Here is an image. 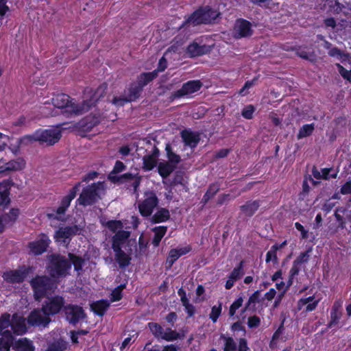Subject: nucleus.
Returning <instances> with one entry per match:
<instances>
[{"mask_svg":"<svg viewBox=\"0 0 351 351\" xmlns=\"http://www.w3.org/2000/svg\"><path fill=\"white\" fill-rule=\"evenodd\" d=\"M19 215L18 208H12L9 213L0 216V234L2 233L6 227L12 226L17 219Z\"/></svg>","mask_w":351,"mask_h":351,"instance_id":"a211bd4d","label":"nucleus"},{"mask_svg":"<svg viewBox=\"0 0 351 351\" xmlns=\"http://www.w3.org/2000/svg\"><path fill=\"white\" fill-rule=\"evenodd\" d=\"M128 102H130V101H128V98L124 93L119 97H114L112 101V103L117 106H123L125 103Z\"/></svg>","mask_w":351,"mask_h":351,"instance_id":"052dcab7","label":"nucleus"},{"mask_svg":"<svg viewBox=\"0 0 351 351\" xmlns=\"http://www.w3.org/2000/svg\"><path fill=\"white\" fill-rule=\"evenodd\" d=\"M112 248L115 253V260L121 268H125L130 264L131 257L121 250V246L112 244Z\"/></svg>","mask_w":351,"mask_h":351,"instance_id":"5701e85b","label":"nucleus"},{"mask_svg":"<svg viewBox=\"0 0 351 351\" xmlns=\"http://www.w3.org/2000/svg\"><path fill=\"white\" fill-rule=\"evenodd\" d=\"M340 193L344 195L351 194V180L346 181V183L341 186Z\"/></svg>","mask_w":351,"mask_h":351,"instance_id":"338daca9","label":"nucleus"},{"mask_svg":"<svg viewBox=\"0 0 351 351\" xmlns=\"http://www.w3.org/2000/svg\"><path fill=\"white\" fill-rule=\"evenodd\" d=\"M169 218L170 213L169 210L165 208H160L151 217L150 221L152 223H158L165 222Z\"/></svg>","mask_w":351,"mask_h":351,"instance_id":"cd10ccee","label":"nucleus"},{"mask_svg":"<svg viewBox=\"0 0 351 351\" xmlns=\"http://www.w3.org/2000/svg\"><path fill=\"white\" fill-rule=\"evenodd\" d=\"M40 144L52 145L61 138V132L58 129L39 130Z\"/></svg>","mask_w":351,"mask_h":351,"instance_id":"dca6fc26","label":"nucleus"},{"mask_svg":"<svg viewBox=\"0 0 351 351\" xmlns=\"http://www.w3.org/2000/svg\"><path fill=\"white\" fill-rule=\"evenodd\" d=\"M259 206L260 204L258 201H249L244 205L240 206V209L245 215L252 217L258 209Z\"/></svg>","mask_w":351,"mask_h":351,"instance_id":"c756f323","label":"nucleus"},{"mask_svg":"<svg viewBox=\"0 0 351 351\" xmlns=\"http://www.w3.org/2000/svg\"><path fill=\"white\" fill-rule=\"evenodd\" d=\"M179 258L180 256L177 252L176 249L171 250L167 258V264H168V267H171L176 261H177Z\"/></svg>","mask_w":351,"mask_h":351,"instance_id":"864d4df0","label":"nucleus"},{"mask_svg":"<svg viewBox=\"0 0 351 351\" xmlns=\"http://www.w3.org/2000/svg\"><path fill=\"white\" fill-rule=\"evenodd\" d=\"M210 51V46L206 45H199L197 43H193L187 47V52L191 57L202 56L208 53Z\"/></svg>","mask_w":351,"mask_h":351,"instance_id":"393cba45","label":"nucleus"},{"mask_svg":"<svg viewBox=\"0 0 351 351\" xmlns=\"http://www.w3.org/2000/svg\"><path fill=\"white\" fill-rule=\"evenodd\" d=\"M110 306L109 302L107 300H99L93 302L90 305L92 311L99 316H103Z\"/></svg>","mask_w":351,"mask_h":351,"instance_id":"473e14b6","label":"nucleus"},{"mask_svg":"<svg viewBox=\"0 0 351 351\" xmlns=\"http://www.w3.org/2000/svg\"><path fill=\"white\" fill-rule=\"evenodd\" d=\"M159 155L158 149L154 146L152 154H147L143 156V168L146 171L152 170L157 163V158Z\"/></svg>","mask_w":351,"mask_h":351,"instance_id":"b1692460","label":"nucleus"},{"mask_svg":"<svg viewBox=\"0 0 351 351\" xmlns=\"http://www.w3.org/2000/svg\"><path fill=\"white\" fill-rule=\"evenodd\" d=\"M0 336V351H10L14 341L11 330H6Z\"/></svg>","mask_w":351,"mask_h":351,"instance_id":"bb28decb","label":"nucleus"},{"mask_svg":"<svg viewBox=\"0 0 351 351\" xmlns=\"http://www.w3.org/2000/svg\"><path fill=\"white\" fill-rule=\"evenodd\" d=\"M14 348H16L19 351H34L32 341L28 340L27 338H22L16 341Z\"/></svg>","mask_w":351,"mask_h":351,"instance_id":"c9c22d12","label":"nucleus"},{"mask_svg":"<svg viewBox=\"0 0 351 351\" xmlns=\"http://www.w3.org/2000/svg\"><path fill=\"white\" fill-rule=\"evenodd\" d=\"M26 165V162L23 158H18L5 163V169L8 172L23 170Z\"/></svg>","mask_w":351,"mask_h":351,"instance_id":"c85d7f7f","label":"nucleus"},{"mask_svg":"<svg viewBox=\"0 0 351 351\" xmlns=\"http://www.w3.org/2000/svg\"><path fill=\"white\" fill-rule=\"evenodd\" d=\"M107 88V85L106 84L100 85L97 90H95L94 95L89 100L84 101L83 102H93V105L90 106H93L97 101H98L101 97H104L106 94V90Z\"/></svg>","mask_w":351,"mask_h":351,"instance_id":"79ce46f5","label":"nucleus"},{"mask_svg":"<svg viewBox=\"0 0 351 351\" xmlns=\"http://www.w3.org/2000/svg\"><path fill=\"white\" fill-rule=\"evenodd\" d=\"M254 108L252 105H248L242 110L241 114L242 116L247 119H251L253 117V114L254 112Z\"/></svg>","mask_w":351,"mask_h":351,"instance_id":"bf43d9fd","label":"nucleus"},{"mask_svg":"<svg viewBox=\"0 0 351 351\" xmlns=\"http://www.w3.org/2000/svg\"><path fill=\"white\" fill-rule=\"evenodd\" d=\"M336 66L341 76L346 80L351 82V69L347 70L339 63H337Z\"/></svg>","mask_w":351,"mask_h":351,"instance_id":"3c124183","label":"nucleus"},{"mask_svg":"<svg viewBox=\"0 0 351 351\" xmlns=\"http://www.w3.org/2000/svg\"><path fill=\"white\" fill-rule=\"evenodd\" d=\"M157 77V71L143 73L137 78V85L143 90V87Z\"/></svg>","mask_w":351,"mask_h":351,"instance_id":"2f4dec72","label":"nucleus"},{"mask_svg":"<svg viewBox=\"0 0 351 351\" xmlns=\"http://www.w3.org/2000/svg\"><path fill=\"white\" fill-rule=\"evenodd\" d=\"M106 225L107 227L114 232L121 229L122 227V224L119 221H110Z\"/></svg>","mask_w":351,"mask_h":351,"instance_id":"e2e57ef3","label":"nucleus"},{"mask_svg":"<svg viewBox=\"0 0 351 351\" xmlns=\"http://www.w3.org/2000/svg\"><path fill=\"white\" fill-rule=\"evenodd\" d=\"M307 261V251L302 252L294 261L293 267L290 270V278H293L300 271L305 273V263Z\"/></svg>","mask_w":351,"mask_h":351,"instance_id":"412c9836","label":"nucleus"},{"mask_svg":"<svg viewBox=\"0 0 351 351\" xmlns=\"http://www.w3.org/2000/svg\"><path fill=\"white\" fill-rule=\"evenodd\" d=\"M260 318L256 315H254L248 318L247 325L250 328L258 327L260 325Z\"/></svg>","mask_w":351,"mask_h":351,"instance_id":"680f3d73","label":"nucleus"},{"mask_svg":"<svg viewBox=\"0 0 351 351\" xmlns=\"http://www.w3.org/2000/svg\"><path fill=\"white\" fill-rule=\"evenodd\" d=\"M278 250V246L277 245H274L271 247V250L267 252L266 255V262L269 263L270 261H274L275 263L277 262V256L276 251Z\"/></svg>","mask_w":351,"mask_h":351,"instance_id":"5fc2aeb1","label":"nucleus"},{"mask_svg":"<svg viewBox=\"0 0 351 351\" xmlns=\"http://www.w3.org/2000/svg\"><path fill=\"white\" fill-rule=\"evenodd\" d=\"M104 190V182H95L83 189L77 202L83 206H91L101 199V194Z\"/></svg>","mask_w":351,"mask_h":351,"instance_id":"f03ea898","label":"nucleus"},{"mask_svg":"<svg viewBox=\"0 0 351 351\" xmlns=\"http://www.w3.org/2000/svg\"><path fill=\"white\" fill-rule=\"evenodd\" d=\"M130 237V232L128 231H117L112 239V244H117L121 246V243L124 242Z\"/></svg>","mask_w":351,"mask_h":351,"instance_id":"c03bdc74","label":"nucleus"},{"mask_svg":"<svg viewBox=\"0 0 351 351\" xmlns=\"http://www.w3.org/2000/svg\"><path fill=\"white\" fill-rule=\"evenodd\" d=\"M243 302V299L242 297H239L237 300H236L230 306L229 309V315L230 317L234 315L236 311L239 309Z\"/></svg>","mask_w":351,"mask_h":351,"instance_id":"4d7b16f0","label":"nucleus"},{"mask_svg":"<svg viewBox=\"0 0 351 351\" xmlns=\"http://www.w3.org/2000/svg\"><path fill=\"white\" fill-rule=\"evenodd\" d=\"M51 241L47 235L41 234L37 240L29 243L28 247L32 254L38 256L47 251Z\"/></svg>","mask_w":351,"mask_h":351,"instance_id":"ddd939ff","label":"nucleus"},{"mask_svg":"<svg viewBox=\"0 0 351 351\" xmlns=\"http://www.w3.org/2000/svg\"><path fill=\"white\" fill-rule=\"evenodd\" d=\"M66 343L63 341H56L50 344L46 351H64Z\"/></svg>","mask_w":351,"mask_h":351,"instance_id":"6e6d98bb","label":"nucleus"},{"mask_svg":"<svg viewBox=\"0 0 351 351\" xmlns=\"http://www.w3.org/2000/svg\"><path fill=\"white\" fill-rule=\"evenodd\" d=\"M122 289H123V287L119 286L112 291V292L111 293L110 302L119 301L121 299Z\"/></svg>","mask_w":351,"mask_h":351,"instance_id":"13d9d810","label":"nucleus"},{"mask_svg":"<svg viewBox=\"0 0 351 351\" xmlns=\"http://www.w3.org/2000/svg\"><path fill=\"white\" fill-rule=\"evenodd\" d=\"M81 230L82 229L77 225L60 227L56 231L54 239L56 242L60 243L64 245H68L72 237L80 234Z\"/></svg>","mask_w":351,"mask_h":351,"instance_id":"1a4fd4ad","label":"nucleus"},{"mask_svg":"<svg viewBox=\"0 0 351 351\" xmlns=\"http://www.w3.org/2000/svg\"><path fill=\"white\" fill-rule=\"evenodd\" d=\"M319 302V299H315L313 296H308V312L315 310Z\"/></svg>","mask_w":351,"mask_h":351,"instance_id":"774afa93","label":"nucleus"},{"mask_svg":"<svg viewBox=\"0 0 351 351\" xmlns=\"http://www.w3.org/2000/svg\"><path fill=\"white\" fill-rule=\"evenodd\" d=\"M49 264L47 266L49 274L52 278H57L66 276L71 267L70 261L60 254L48 255Z\"/></svg>","mask_w":351,"mask_h":351,"instance_id":"7ed1b4c3","label":"nucleus"},{"mask_svg":"<svg viewBox=\"0 0 351 351\" xmlns=\"http://www.w3.org/2000/svg\"><path fill=\"white\" fill-rule=\"evenodd\" d=\"M307 312V298L300 299L297 305L296 317L298 320L305 319Z\"/></svg>","mask_w":351,"mask_h":351,"instance_id":"4c0bfd02","label":"nucleus"},{"mask_svg":"<svg viewBox=\"0 0 351 351\" xmlns=\"http://www.w3.org/2000/svg\"><path fill=\"white\" fill-rule=\"evenodd\" d=\"M142 89L136 84H132L128 90L124 91V94L130 102L136 100L142 92Z\"/></svg>","mask_w":351,"mask_h":351,"instance_id":"7c9ffc66","label":"nucleus"},{"mask_svg":"<svg viewBox=\"0 0 351 351\" xmlns=\"http://www.w3.org/2000/svg\"><path fill=\"white\" fill-rule=\"evenodd\" d=\"M12 317L10 314L8 313H3L0 316V335L3 334V332L10 326L11 327Z\"/></svg>","mask_w":351,"mask_h":351,"instance_id":"37998d69","label":"nucleus"},{"mask_svg":"<svg viewBox=\"0 0 351 351\" xmlns=\"http://www.w3.org/2000/svg\"><path fill=\"white\" fill-rule=\"evenodd\" d=\"M39 130L36 131L32 134L25 135L19 140V145H28L34 142L40 143Z\"/></svg>","mask_w":351,"mask_h":351,"instance_id":"a19ab883","label":"nucleus"},{"mask_svg":"<svg viewBox=\"0 0 351 351\" xmlns=\"http://www.w3.org/2000/svg\"><path fill=\"white\" fill-rule=\"evenodd\" d=\"M69 261L73 263L74 265L75 270L77 271H80L82 269V266L84 263V260L81 257L77 256L73 254H69Z\"/></svg>","mask_w":351,"mask_h":351,"instance_id":"a18cd8bd","label":"nucleus"},{"mask_svg":"<svg viewBox=\"0 0 351 351\" xmlns=\"http://www.w3.org/2000/svg\"><path fill=\"white\" fill-rule=\"evenodd\" d=\"M10 193L0 194V206L3 208L10 203Z\"/></svg>","mask_w":351,"mask_h":351,"instance_id":"69168bd1","label":"nucleus"},{"mask_svg":"<svg viewBox=\"0 0 351 351\" xmlns=\"http://www.w3.org/2000/svg\"><path fill=\"white\" fill-rule=\"evenodd\" d=\"M13 185L14 182L11 179L0 182V194L10 193V190Z\"/></svg>","mask_w":351,"mask_h":351,"instance_id":"09e8293b","label":"nucleus"},{"mask_svg":"<svg viewBox=\"0 0 351 351\" xmlns=\"http://www.w3.org/2000/svg\"><path fill=\"white\" fill-rule=\"evenodd\" d=\"M221 303H219V306H214L212 307L209 317L214 323L217 321V319L221 315Z\"/></svg>","mask_w":351,"mask_h":351,"instance_id":"603ef678","label":"nucleus"},{"mask_svg":"<svg viewBox=\"0 0 351 351\" xmlns=\"http://www.w3.org/2000/svg\"><path fill=\"white\" fill-rule=\"evenodd\" d=\"M30 285L34 291L35 300L40 301L46 293L52 289L53 283L47 276H37L32 279Z\"/></svg>","mask_w":351,"mask_h":351,"instance_id":"423d86ee","label":"nucleus"},{"mask_svg":"<svg viewBox=\"0 0 351 351\" xmlns=\"http://www.w3.org/2000/svg\"><path fill=\"white\" fill-rule=\"evenodd\" d=\"M202 86L199 80H191L184 83L182 88L173 93V98H180L198 91Z\"/></svg>","mask_w":351,"mask_h":351,"instance_id":"4468645a","label":"nucleus"},{"mask_svg":"<svg viewBox=\"0 0 351 351\" xmlns=\"http://www.w3.org/2000/svg\"><path fill=\"white\" fill-rule=\"evenodd\" d=\"M144 197L145 199L138 204V210L142 216L150 217L159 201L156 193L150 191L144 193Z\"/></svg>","mask_w":351,"mask_h":351,"instance_id":"6e6552de","label":"nucleus"},{"mask_svg":"<svg viewBox=\"0 0 351 351\" xmlns=\"http://www.w3.org/2000/svg\"><path fill=\"white\" fill-rule=\"evenodd\" d=\"M218 16V13L206 7L195 11L182 24V27L196 26L202 23H210L213 21Z\"/></svg>","mask_w":351,"mask_h":351,"instance_id":"20e7f679","label":"nucleus"},{"mask_svg":"<svg viewBox=\"0 0 351 351\" xmlns=\"http://www.w3.org/2000/svg\"><path fill=\"white\" fill-rule=\"evenodd\" d=\"M125 169V165L121 161L117 160L115 162L112 171L109 175V178L114 182H117L121 184L131 182L132 186L134 188V193H136L141 183V176H138L137 174L133 175L130 173H127L120 176H112V174L123 171Z\"/></svg>","mask_w":351,"mask_h":351,"instance_id":"39448f33","label":"nucleus"},{"mask_svg":"<svg viewBox=\"0 0 351 351\" xmlns=\"http://www.w3.org/2000/svg\"><path fill=\"white\" fill-rule=\"evenodd\" d=\"M334 216L338 222V228L343 230L346 228V221L343 215L340 213H334Z\"/></svg>","mask_w":351,"mask_h":351,"instance_id":"0e129e2a","label":"nucleus"},{"mask_svg":"<svg viewBox=\"0 0 351 351\" xmlns=\"http://www.w3.org/2000/svg\"><path fill=\"white\" fill-rule=\"evenodd\" d=\"M220 189V185L218 183H213L211 184L209 186L208 190L206 191V193L204 194L202 202L204 204H206L210 199H212L219 191Z\"/></svg>","mask_w":351,"mask_h":351,"instance_id":"ea45409f","label":"nucleus"},{"mask_svg":"<svg viewBox=\"0 0 351 351\" xmlns=\"http://www.w3.org/2000/svg\"><path fill=\"white\" fill-rule=\"evenodd\" d=\"M65 300L62 296L53 295L48 297L43 302L42 306L43 310L45 311L46 313L49 315H54L64 309L65 306Z\"/></svg>","mask_w":351,"mask_h":351,"instance_id":"9d476101","label":"nucleus"},{"mask_svg":"<svg viewBox=\"0 0 351 351\" xmlns=\"http://www.w3.org/2000/svg\"><path fill=\"white\" fill-rule=\"evenodd\" d=\"M243 261H241L239 265L234 268L232 272L230 273L229 278H232L234 280H237L241 278V276L243 274Z\"/></svg>","mask_w":351,"mask_h":351,"instance_id":"8fccbe9b","label":"nucleus"},{"mask_svg":"<svg viewBox=\"0 0 351 351\" xmlns=\"http://www.w3.org/2000/svg\"><path fill=\"white\" fill-rule=\"evenodd\" d=\"M260 296L261 293L259 291H256L249 298L247 302L245 304V308L241 311V313H243L246 311H254L256 310V303L260 302Z\"/></svg>","mask_w":351,"mask_h":351,"instance_id":"f704fd0d","label":"nucleus"},{"mask_svg":"<svg viewBox=\"0 0 351 351\" xmlns=\"http://www.w3.org/2000/svg\"><path fill=\"white\" fill-rule=\"evenodd\" d=\"M328 54L330 57L339 58L343 63L346 61H350L351 59V57L348 53L343 51L337 47H332L328 51Z\"/></svg>","mask_w":351,"mask_h":351,"instance_id":"72a5a7b5","label":"nucleus"},{"mask_svg":"<svg viewBox=\"0 0 351 351\" xmlns=\"http://www.w3.org/2000/svg\"><path fill=\"white\" fill-rule=\"evenodd\" d=\"M54 107L64 110L63 113L69 115H80L90 110L93 102H82V104H75L73 99L66 94H57L51 99Z\"/></svg>","mask_w":351,"mask_h":351,"instance_id":"f257e3e1","label":"nucleus"},{"mask_svg":"<svg viewBox=\"0 0 351 351\" xmlns=\"http://www.w3.org/2000/svg\"><path fill=\"white\" fill-rule=\"evenodd\" d=\"M252 24L245 19L237 20L234 27V36L237 38L248 37L252 34Z\"/></svg>","mask_w":351,"mask_h":351,"instance_id":"f3484780","label":"nucleus"},{"mask_svg":"<svg viewBox=\"0 0 351 351\" xmlns=\"http://www.w3.org/2000/svg\"><path fill=\"white\" fill-rule=\"evenodd\" d=\"M322 176L324 180H329L330 178H336L337 176L338 171L335 170L333 168H324L322 169Z\"/></svg>","mask_w":351,"mask_h":351,"instance_id":"de8ad7c7","label":"nucleus"},{"mask_svg":"<svg viewBox=\"0 0 351 351\" xmlns=\"http://www.w3.org/2000/svg\"><path fill=\"white\" fill-rule=\"evenodd\" d=\"M167 230V227L165 226H160L155 227L152 229L154 232V237L152 240V243L155 247L159 245V243L162 238L165 236Z\"/></svg>","mask_w":351,"mask_h":351,"instance_id":"e433bc0d","label":"nucleus"},{"mask_svg":"<svg viewBox=\"0 0 351 351\" xmlns=\"http://www.w3.org/2000/svg\"><path fill=\"white\" fill-rule=\"evenodd\" d=\"M80 186V182H78L69 191V194L62 198L60 206L57 208V210H56L57 214H58V215L64 214L66 210L70 206L71 202L76 196V194L79 190Z\"/></svg>","mask_w":351,"mask_h":351,"instance_id":"6ab92c4d","label":"nucleus"},{"mask_svg":"<svg viewBox=\"0 0 351 351\" xmlns=\"http://www.w3.org/2000/svg\"><path fill=\"white\" fill-rule=\"evenodd\" d=\"M28 273V269L23 267L18 269L4 272L3 278L4 280L9 283H21L25 280Z\"/></svg>","mask_w":351,"mask_h":351,"instance_id":"2eb2a0df","label":"nucleus"},{"mask_svg":"<svg viewBox=\"0 0 351 351\" xmlns=\"http://www.w3.org/2000/svg\"><path fill=\"white\" fill-rule=\"evenodd\" d=\"M149 330L153 335L158 339H162L167 341H172L184 338V334H180L171 328L165 330L158 323L149 322L148 324Z\"/></svg>","mask_w":351,"mask_h":351,"instance_id":"0eeeda50","label":"nucleus"},{"mask_svg":"<svg viewBox=\"0 0 351 351\" xmlns=\"http://www.w3.org/2000/svg\"><path fill=\"white\" fill-rule=\"evenodd\" d=\"M65 319L69 324L75 325L81 319L86 317V313L82 307L78 305L67 304L64 307Z\"/></svg>","mask_w":351,"mask_h":351,"instance_id":"9b49d317","label":"nucleus"},{"mask_svg":"<svg viewBox=\"0 0 351 351\" xmlns=\"http://www.w3.org/2000/svg\"><path fill=\"white\" fill-rule=\"evenodd\" d=\"M51 321L50 315L46 313L45 311L43 310V306L40 308L34 309L27 317L28 323L34 326H43L45 328L47 326Z\"/></svg>","mask_w":351,"mask_h":351,"instance_id":"f8f14e48","label":"nucleus"},{"mask_svg":"<svg viewBox=\"0 0 351 351\" xmlns=\"http://www.w3.org/2000/svg\"><path fill=\"white\" fill-rule=\"evenodd\" d=\"M221 338L224 340L223 351H236L237 343L232 337H226L221 335Z\"/></svg>","mask_w":351,"mask_h":351,"instance_id":"49530a36","label":"nucleus"},{"mask_svg":"<svg viewBox=\"0 0 351 351\" xmlns=\"http://www.w3.org/2000/svg\"><path fill=\"white\" fill-rule=\"evenodd\" d=\"M176 168V165L168 162H160L158 167L159 174L164 178L168 177Z\"/></svg>","mask_w":351,"mask_h":351,"instance_id":"58836bf2","label":"nucleus"},{"mask_svg":"<svg viewBox=\"0 0 351 351\" xmlns=\"http://www.w3.org/2000/svg\"><path fill=\"white\" fill-rule=\"evenodd\" d=\"M341 302L335 301L331 308L330 317V319L327 324V328H332L336 326L341 317Z\"/></svg>","mask_w":351,"mask_h":351,"instance_id":"4be33fe9","label":"nucleus"},{"mask_svg":"<svg viewBox=\"0 0 351 351\" xmlns=\"http://www.w3.org/2000/svg\"><path fill=\"white\" fill-rule=\"evenodd\" d=\"M11 323V328L14 334L21 335L26 332L25 319L23 316L17 313L13 314Z\"/></svg>","mask_w":351,"mask_h":351,"instance_id":"aec40b11","label":"nucleus"},{"mask_svg":"<svg viewBox=\"0 0 351 351\" xmlns=\"http://www.w3.org/2000/svg\"><path fill=\"white\" fill-rule=\"evenodd\" d=\"M181 136L185 145L191 147V148L195 147L200 140L198 134L189 130H183L181 132Z\"/></svg>","mask_w":351,"mask_h":351,"instance_id":"a878e982","label":"nucleus"}]
</instances>
